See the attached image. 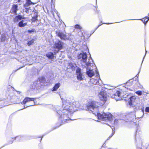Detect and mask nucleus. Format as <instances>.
Masks as SVG:
<instances>
[{"instance_id":"45","label":"nucleus","mask_w":149,"mask_h":149,"mask_svg":"<svg viewBox=\"0 0 149 149\" xmlns=\"http://www.w3.org/2000/svg\"><path fill=\"white\" fill-rule=\"evenodd\" d=\"M21 0H18V2H19Z\"/></svg>"},{"instance_id":"39","label":"nucleus","mask_w":149,"mask_h":149,"mask_svg":"<svg viewBox=\"0 0 149 149\" xmlns=\"http://www.w3.org/2000/svg\"><path fill=\"white\" fill-rule=\"evenodd\" d=\"M13 138L12 139V140H11L12 141H11V142L9 143H13Z\"/></svg>"},{"instance_id":"42","label":"nucleus","mask_w":149,"mask_h":149,"mask_svg":"<svg viewBox=\"0 0 149 149\" xmlns=\"http://www.w3.org/2000/svg\"><path fill=\"white\" fill-rule=\"evenodd\" d=\"M17 93L18 94H20V92H18Z\"/></svg>"},{"instance_id":"20","label":"nucleus","mask_w":149,"mask_h":149,"mask_svg":"<svg viewBox=\"0 0 149 149\" xmlns=\"http://www.w3.org/2000/svg\"><path fill=\"white\" fill-rule=\"evenodd\" d=\"M60 86V83H58L57 84H56L54 86L53 88V89L52 90V91H56L58 89V88H59Z\"/></svg>"},{"instance_id":"15","label":"nucleus","mask_w":149,"mask_h":149,"mask_svg":"<svg viewBox=\"0 0 149 149\" xmlns=\"http://www.w3.org/2000/svg\"><path fill=\"white\" fill-rule=\"evenodd\" d=\"M121 93L119 91H117L114 94V98L117 100H120L119 97L120 96Z\"/></svg>"},{"instance_id":"11","label":"nucleus","mask_w":149,"mask_h":149,"mask_svg":"<svg viewBox=\"0 0 149 149\" xmlns=\"http://www.w3.org/2000/svg\"><path fill=\"white\" fill-rule=\"evenodd\" d=\"M76 73L78 80L79 81L82 80L83 79L82 73L81 72V69L78 68L76 70Z\"/></svg>"},{"instance_id":"4","label":"nucleus","mask_w":149,"mask_h":149,"mask_svg":"<svg viewBox=\"0 0 149 149\" xmlns=\"http://www.w3.org/2000/svg\"><path fill=\"white\" fill-rule=\"evenodd\" d=\"M56 34L62 40H65L70 39V38L71 35L70 34L68 33L66 35L60 31H56Z\"/></svg>"},{"instance_id":"26","label":"nucleus","mask_w":149,"mask_h":149,"mask_svg":"<svg viewBox=\"0 0 149 149\" xmlns=\"http://www.w3.org/2000/svg\"><path fill=\"white\" fill-rule=\"evenodd\" d=\"M6 36V34L2 35L1 38L2 42L4 41L5 40H7Z\"/></svg>"},{"instance_id":"47","label":"nucleus","mask_w":149,"mask_h":149,"mask_svg":"<svg viewBox=\"0 0 149 149\" xmlns=\"http://www.w3.org/2000/svg\"><path fill=\"white\" fill-rule=\"evenodd\" d=\"M24 109V108L22 109H21V110L23 109Z\"/></svg>"},{"instance_id":"2","label":"nucleus","mask_w":149,"mask_h":149,"mask_svg":"<svg viewBox=\"0 0 149 149\" xmlns=\"http://www.w3.org/2000/svg\"><path fill=\"white\" fill-rule=\"evenodd\" d=\"M87 110L91 112L95 116H97L98 119L103 121H110L112 120V115L110 113H98V103L94 101H91L86 104Z\"/></svg>"},{"instance_id":"34","label":"nucleus","mask_w":149,"mask_h":149,"mask_svg":"<svg viewBox=\"0 0 149 149\" xmlns=\"http://www.w3.org/2000/svg\"><path fill=\"white\" fill-rule=\"evenodd\" d=\"M34 31V30L33 29L31 30H28V32L29 33H31L32 32H33Z\"/></svg>"},{"instance_id":"7","label":"nucleus","mask_w":149,"mask_h":149,"mask_svg":"<svg viewBox=\"0 0 149 149\" xmlns=\"http://www.w3.org/2000/svg\"><path fill=\"white\" fill-rule=\"evenodd\" d=\"M63 45V43L59 40L56 41L54 46V48L55 49V51L58 52L59 50L62 48Z\"/></svg>"},{"instance_id":"10","label":"nucleus","mask_w":149,"mask_h":149,"mask_svg":"<svg viewBox=\"0 0 149 149\" xmlns=\"http://www.w3.org/2000/svg\"><path fill=\"white\" fill-rule=\"evenodd\" d=\"M38 99L37 98H30L28 97H26L23 101L21 103L23 104H25L27 102H29L30 101H33L34 103V105H38L39 104L38 103H37L35 101L36 99Z\"/></svg>"},{"instance_id":"46","label":"nucleus","mask_w":149,"mask_h":149,"mask_svg":"<svg viewBox=\"0 0 149 149\" xmlns=\"http://www.w3.org/2000/svg\"><path fill=\"white\" fill-rule=\"evenodd\" d=\"M108 149H112L111 148H108Z\"/></svg>"},{"instance_id":"17","label":"nucleus","mask_w":149,"mask_h":149,"mask_svg":"<svg viewBox=\"0 0 149 149\" xmlns=\"http://www.w3.org/2000/svg\"><path fill=\"white\" fill-rule=\"evenodd\" d=\"M26 24L27 22L24 20H22L18 24L19 26L21 27H23L26 25Z\"/></svg>"},{"instance_id":"6","label":"nucleus","mask_w":149,"mask_h":149,"mask_svg":"<svg viewBox=\"0 0 149 149\" xmlns=\"http://www.w3.org/2000/svg\"><path fill=\"white\" fill-rule=\"evenodd\" d=\"M45 78L44 77H42L39 79V80L34 83L33 87H35L36 88L40 87L42 85V84L45 83Z\"/></svg>"},{"instance_id":"28","label":"nucleus","mask_w":149,"mask_h":149,"mask_svg":"<svg viewBox=\"0 0 149 149\" xmlns=\"http://www.w3.org/2000/svg\"><path fill=\"white\" fill-rule=\"evenodd\" d=\"M23 137L22 136H17L15 137V139H18V140L19 141H21L23 140Z\"/></svg>"},{"instance_id":"24","label":"nucleus","mask_w":149,"mask_h":149,"mask_svg":"<svg viewBox=\"0 0 149 149\" xmlns=\"http://www.w3.org/2000/svg\"><path fill=\"white\" fill-rule=\"evenodd\" d=\"M36 16H34L32 17V18L31 19L32 22H35L38 20L37 19L38 15L37 13H36Z\"/></svg>"},{"instance_id":"16","label":"nucleus","mask_w":149,"mask_h":149,"mask_svg":"<svg viewBox=\"0 0 149 149\" xmlns=\"http://www.w3.org/2000/svg\"><path fill=\"white\" fill-rule=\"evenodd\" d=\"M17 7V5H13L11 9V12L12 13L16 14L17 11L18 10Z\"/></svg>"},{"instance_id":"14","label":"nucleus","mask_w":149,"mask_h":149,"mask_svg":"<svg viewBox=\"0 0 149 149\" xmlns=\"http://www.w3.org/2000/svg\"><path fill=\"white\" fill-rule=\"evenodd\" d=\"M143 108L141 110H139V111L137 112L138 115H137V117H136L137 118H140L143 117V116L144 114V110Z\"/></svg>"},{"instance_id":"36","label":"nucleus","mask_w":149,"mask_h":149,"mask_svg":"<svg viewBox=\"0 0 149 149\" xmlns=\"http://www.w3.org/2000/svg\"><path fill=\"white\" fill-rule=\"evenodd\" d=\"M26 12L27 13H28L29 12V9L26 8Z\"/></svg>"},{"instance_id":"37","label":"nucleus","mask_w":149,"mask_h":149,"mask_svg":"<svg viewBox=\"0 0 149 149\" xmlns=\"http://www.w3.org/2000/svg\"><path fill=\"white\" fill-rule=\"evenodd\" d=\"M145 51H146V53H145V56H144V57L143 58V59H144V57H145V56H146V53H147V51L146 50H145ZM143 61H142V62Z\"/></svg>"},{"instance_id":"31","label":"nucleus","mask_w":149,"mask_h":149,"mask_svg":"<svg viewBox=\"0 0 149 149\" xmlns=\"http://www.w3.org/2000/svg\"><path fill=\"white\" fill-rule=\"evenodd\" d=\"M111 128L112 129V134L110 136H109V138H108V139H110L112 137V136L115 133V129L114 128V129H113V128Z\"/></svg>"},{"instance_id":"22","label":"nucleus","mask_w":149,"mask_h":149,"mask_svg":"<svg viewBox=\"0 0 149 149\" xmlns=\"http://www.w3.org/2000/svg\"><path fill=\"white\" fill-rule=\"evenodd\" d=\"M24 17H22L21 15H18L14 19V21L15 22L18 21L19 20H20L22 19H24Z\"/></svg>"},{"instance_id":"48","label":"nucleus","mask_w":149,"mask_h":149,"mask_svg":"<svg viewBox=\"0 0 149 149\" xmlns=\"http://www.w3.org/2000/svg\"><path fill=\"white\" fill-rule=\"evenodd\" d=\"M26 108V107H24V108Z\"/></svg>"},{"instance_id":"8","label":"nucleus","mask_w":149,"mask_h":149,"mask_svg":"<svg viewBox=\"0 0 149 149\" xmlns=\"http://www.w3.org/2000/svg\"><path fill=\"white\" fill-rule=\"evenodd\" d=\"M132 81L133 79H131L126 82L125 85V87L123 89L124 91H127L126 90L131 91H133L134 90V88H133L130 87L132 86Z\"/></svg>"},{"instance_id":"19","label":"nucleus","mask_w":149,"mask_h":149,"mask_svg":"<svg viewBox=\"0 0 149 149\" xmlns=\"http://www.w3.org/2000/svg\"><path fill=\"white\" fill-rule=\"evenodd\" d=\"M76 65L74 63H70L68 65V67L69 68H71L72 70H74Z\"/></svg>"},{"instance_id":"38","label":"nucleus","mask_w":149,"mask_h":149,"mask_svg":"<svg viewBox=\"0 0 149 149\" xmlns=\"http://www.w3.org/2000/svg\"><path fill=\"white\" fill-rule=\"evenodd\" d=\"M138 108L136 107H135L134 108V111H136L137 109H138Z\"/></svg>"},{"instance_id":"23","label":"nucleus","mask_w":149,"mask_h":149,"mask_svg":"<svg viewBox=\"0 0 149 149\" xmlns=\"http://www.w3.org/2000/svg\"><path fill=\"white\" fill-rule=\"evenodd\" d=\"M140 20L143 22L145 25L149 20V13L148 17H147L145 19H144V18H142L141 19H140Z\"/></svg>"},{"instance_id":"35","label":"nucleus","mask_w":149,"mask_h":149,"mask_svg":"<svg viewBox=\"0 0 149 149\" xmlns=\"http://www.w3.org/2000/svg\"><path fill=\"white\" fill-rule=\"evenodd\" d=\"M118 120L116 119L114 121V124H116L118 123Z\"/></svg>"},{"instance_id":"30","label":"nucleus","mask_w":149,"mask_h":149,"mask_svg":"<svg viewBox=\"0 0 149 149\" xmlns=\"http://www.w3.org/2000/svg\"><path fill=\"white\" fill-rule=\"evenodd\" d=\"M75 28L76 29H79V30H81L82 29V27L81 26L79 25L78 24L76 25L75 26Z\"/></svg>"},{"instance_id":"40","label":"nucleus","mask_w":149,"mask_h":149,"mask_svg":"<svg viewBox=\"0 0 149 149\" xmlns=\"http://www.w3.org/2000/svg\"><path fill=\"white\" fill-rule=\"evenodd\" d=\"M136 77H138V76H139V74H137L136 76Z\"/></svg>"},{"instance_id":"5","label":"nucleus","mask_w":149,"mask_h":149,"mask_svg":"<svg viewBox=\"0 0 149 149\" xmlns=\"http://www.w3.org/2000/svg\"><path fill=\"white\" fill-rule=\"evenodd\" d=\"M98 96L100 100L104 103L107 100L109 97L106 91L103 89L99 93Z\"/></svg>"},{"instance_id":"27","label":"nucleus","mask_w":149,"mask_h":149,"mask_svg":"<svg viewBox=\"0 0 149 149\" xmlns=\"http://www.w3.org/2000/svg\"><path fill=\"white\" fill-rule=\"evenodd\" d=\"M78 35L81 37L84 36V35L83 32H82L81 30H78Z\"/></svg>"},{"instance_id":"3","label":"nucleus","mask_w":149,"mask_h":149,"mask_svg":"<svg viewBox=\"0 0 149 149\" xmlns=\"http://www.w3.org/2000/svg\"><path fill=\"white\" fill-rule=\"evenodd\" d=\"M87 56L86 53L82 52L80 53L78 56V58L81 61L84 63H86V65L87 66H89L92 65H95V64L93 63V61L91 58V57L89 59H88V61L86 63L87 59Z\"/></svg>"},{"instance_id":"43","label":"nucleus","mask_w":149,"mask_h":149,"mask_svg":"<svg viewBox=\"0 0 149 149\" xmlns=\"http://www.w3.org/2000/svg\"><path fill=\"white\" fill-rule=\"evenodd\" d=\"M33 105H33H33H30L29 106H33ZM29 107V106H27V107Z\"/></svg>"},{"instance_id":"32","label":"nucleus","mask_w":149,"mask_h":149,"mask_svg":"<svg viewBox=\"0 0 149 149\" xmlns=\"http://www.w3.org/2000/svg\"><path fill=\"white\" fill-rule=\"evenodd\" d=\"M136 93L138 95H141L142 94V92L141 91H139L136 92Z\"/></svg>"},{"instance_id":"33","label":"nucleus","mask_w":149,"mask_h":149,"mask_svg":"<svg viewBox=\"0 0 149 149\" xmlns=\"http://www.w3.org/2000/svg\"><path fill=\"white\" fill-rule=\"evenodd\" d=\"M145 111L146 112H149V107H146Z\"/></svg>"},{"instance_id":"18","label":"nucleus","mask_w":149,"mask_h":149,"mask_svg":"<svg viewBox=\"0 0 149 149\" xmlns=\"http://www.w3.org/2000/svg\"><path fill=\"white\" fill-rule=\"evenodd\" d=\"M34 4V3L32 2L30 0H26V2L24 5V7L26 8L31 4Z\"/></svg>"},{"instance_id":"21","label":"nucleus","mask_w":149,"mask_h":149,"mask_svg":"<svg viewBox=\"0 0 149 149\" xmlns=\"http://www.w3.org/2000/svg\"><path fill=\"white\" fill-rule=\"evenodd\" d=\"M46 55L50 59H52L54 57L53 53L51 52L48 53L46 54Z\"/></svg>"},{"instance_id":"1","label":"nucleus","mask_w":149,"mask_h":149,"mask_svg":"<svg viewBox=\"0 0 149 149\" xmlns=\"http://www.w3.org/2000/svg\"><path fill=\"white\" fill-rule=\"evenodd\" d=\"M63 108L60 110H57V113L59 115V119L63 123L68 122L67 121L71 120L69 116L79 107V104L77 102H73L72 104L68 102H63Z\"/></svg>"},{"instance_id":"9","label":"nucleus","mask_w":149,"mask_h":149,"mask_svg":"<svg viewBox=\"0 0 149 149\" xmlns=\"http://www.w3.org/2000/svg\"><path fill=\"white\" fill-rule=\"evenodd\" d=\"M96 77V79L92 78L90 79V81L91 83L93 84H99V80L100 79L99 73L98 72L95 70Z\"/></svg>"},{"instance_id":"12","label":"nucleus","mask_w":149,"mask_h":149,"mask_svg":"<svg viewBox=\"0 0 149 149\" xmlns=\"http://www.w3.org/2000/svg\"><path fill=\"white\" fill-rule=\"evenodd\" d=\"M86 73L88 76L90 77H91L95 75L94 71L93 70L88 68H87Z\"/></svg>"},{"instance_id":"29","label":"nucleus","mask_w":149,"mask_h":149,"mask_svg":"<svg viewBox=\"0 0 149 149\" xmlns=\"http://www.w3.org/2000/svg\"><path fill=\"white\" fill-rule=\"evenodd\" d=\"M34 40L33 39L29 41L28 42V45L29 46H30L32 45L34 41Z\"/></svg>"},{"instance_id":"25","label":"nucleus","mask_w":149,"mask_h":149,"mask_svg":"<svg viewBox=\"0 0 149 149\" xmlns=\"http://www.w3.org/2000/svg\"><path fill=\"white\" fill-rule=\"evenodd\" d=\"M129 117L131 118H136L135 114L134 112H132L129 114Z\"/></svg>"},{"instance_id":"44","label":"nucleus","mask_w":149,"mask_h":149,"mask_svg":"<svg viewBox=\"0 0 149 149\" xmlns=\"http://www.w3.org/2000/svg\"><path fill=\"white\" fill-rule=\"evenodd\" d=\"M110 23H106V24H110Z\"/></svg>"},{"instance_id":"13","label":"nucleus","mask_w":149,"mask_h":149,"mask_svg":"<svg viewBox=\"0 0 149 149\" xmlns=\"http://www.w3.org/2000/svg\"><path fill=\"white\" fill-rule=\"evenodd\" d=\"M136 97L135 96H132L130 97L129 101V103L130 105L133 106V105L135 103L136 100Z\"/></svg>"},{"instance_id":"41","label":"nucleus","mask_w":149,"mask_h":149,"mask_svg":"<svg viewBox=\"0 0 149 149\" xmlns=\"http://www.w3.org/2000/svg\"><path fill=\"white\" fill-rule=\"evenodd\" d=\"M101 25V24H100L98 25V27L99 26H100V25Z\"/></svg>"}]
</instances>
